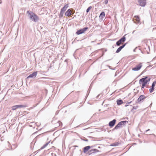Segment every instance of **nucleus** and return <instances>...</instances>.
Listing matches in <instances>:
<instances>
[{"label":"nucleus","mask_w":156,"mask_h":156,"mask_svg":"<svg viewBox=\"0 0 156 156\" xmlns=\"http://www.w3.org/2000/svg\"><path fill=\"white\" fill-rule=\"evenodd\" d=\"M126 122H128L126 121H122L119 122L115 127L113 129H117L119 128H121L122 126L124 125Z\"/></svg>","instance_id":"nucleus-3"},{"label":"nucleus","mask_w":156,"mask_h":156,"mask_svg":"<svg viewBox=\"0 0 156 156\" xmlns=\"http://www.w3.org/2000/svg\"><path fill=\"white\" fill-rule=\"evenodd\" d=\"M88 27H84L83 29H81L77 31L76 32V34L77 35H79L84 33L87 29Z\"/></svg>","instance_id":"nucleus-5"},{"label":"nucleus","mask_w":156,"mask_h":156,"mask_svg":"<svg viewBox=\"0 0 156 156\" xmlns=\"http://www.w3.org/2000/svg\"><path fill=\"white\" fill-rule=\"evenodd\" d=\"M146 98V97L144 95H140L138 98L137 102L139 103L140 102L143 101Z\"/></svg>","instance_id":"nucleus-8"},{"label":"nucleus","mask_w":156,"mask_h":156,"mask_svg":"<svg viewBox=\"0 0 156 156\" xmlns=\"http://www.w3.org/2000/svg\"><path fill=\"white\" fill-rule=\"evenodd\" d=\"M138 2L139 5L142 7L145 6L146 4V0H138Z\"/></svg>","instance_id":"nucleus-7"},{"label":"nucleus","mask_w":156,"mask_h":156,"mask_svg":"<svg viewBox=\"0 0 156 156\" xmlns=\"http://www.w3.org/2000/svg\"><path fill=\"white\" fill-rule=\"evenodd\" d=\"M108 3V0H105V3L106 4H107Z\"/></svg>","instance_id":"nucleus-25"},{"label":"nucleus","mask_w":156,"mask_h":156,"mask_svg":"<svg viewBox=\"0 0 156 156\" xmlns=\"http://www.w3.org/2000/svg\"><path fill=\"white\" fill-rule=\"evenodd\" d=\"M156 81H154L153 83L152 84L151 87V88H150L149 90V92L150 93H152L154 91V86H155V84H156Z\"/></svg>","instance_id":"nucleus-10"},{"label":"nucleus","mask_w":156,"mask_h":156,"mask_svg":"<svg viewBox=\"0 0 156 156\" xmlns=\"http://www.w3.org/2000/svg\"><path fill=\"white\" fill-rule=\"evenodd\" d=\"M116 121V120L114 119L110 121L109 123V126L110 127H113L115 124Z\"/></svg>","instance_id":"nucleus-12"},{"label":"nucleus","mask_w":156,"mask_h":156,"mask_svg":"<svg viewBox=\"0 0 156 156\" xmlns=\"http://www.w3.org/2000/svg\"><path fill=\"white\" fill-rule=\"evenodd\" d=\"M137 108V107L134 106L133 107V109H136Z\"/></svg>","instance_id":"nucleus-26"},{"label":"nucleus","mask_w":156,"mask_h":156,"mask_svg":"<svg viewBox=\"0 0 156 156\" xmlns=\"http://www.w3.org/2000/svg\"><path fill=\"white\" fill-rule=\"evenodd\" d=\"M90 148V147L89 146H88L85 147L83 148V152L85 153Z\"/></svg>","instance_id":"nucleus-17"},{"label":"nucleus","mask_w":156,"mask_h":156,"mask_svg":"<svg viewBox=\"0 0 156 156\" xmlns=\"http://www.w3.org/2000/svg\"><path fill=\"white\" fill-rule=\"evenodd\" d=\"M68 7L69 5L68 4H66L61 9V11L62 12H64Z\"/></svg>","instance_id":"nucleus-14"},{"label":"nucleus","mask_w":156,"mask_h":156,"mask_svg":"<svg viewBox=\"0 0 156 156\" xmlns=\"http://www.w3.org/2000/svg\"><path fill=\"white\" fill-rule=\"evenodd\" d=\"M156 29V27L153 28V30Z\"/></svg>","instance_id":"nucleus-31"},{"label":"nucleus","mask_w":156,"mask_h":156,"mask_svg":"<svg viewBox=\"0 0 156 156\" xmlns=\"http://www.w3.org/2000/svg\"><path fill=\"white\" fill-rule=\"evenodd\" d=\"M119 144L120 143H119L118 142H116L112 144L111 145V146L113 147H115L118 146Z\"/></svg>","instance_id":"nucleus-18"},{"label":"nucleus","mask_w":156,"mask_h":156,"mask_svg":"<svg viewBox=\"0 0 156 156\" xmlns=\"http://www.w3.org/2000/svg\"><path fill=\"white\" fill-rule=\"evenodd\" d=\"M105 16V13L104 12H102L100 14L99 16V18L100 19H101L102 20L103 19V18H104Z\"/></svg>","instance_id":"nucleus-16"},{"label":"nucleus","mask_w":156,"mask_h":156,"mask_svg":"<svg viewBox=\"0 0 156 156\" xmlns=\"http://www.w3.org/2000/svg\"><path fill=\"white\" fill-rule=\"evenodd\" d=\"M83 140L84 141H88V140L87 139H86V140Z\"/></svg>","instance_id":"nucleus-28"},{"label":"nucleus","mask_w":156,"mask_h":156,"mask_svg":"<svg viewBox=\"0 0 156 156\" xmlns=\"http://www.w3.org/2000/svg\"><path fill=\"white\" fill-rule=\"evenodd\" d=\"M149 130H150V129H148L147 130H146V132H147V131H149Z\"/></svg>","instance_id":"nucleus-29"},{"label":"nucleus","mask_w":156,"mask_h":156,"mask_svg":"<svg viewBox=\"0 0 156 156\" xmlns=\"http://www.w3.org/2000/svg\"><path fill=\"white\" fill-rule=\"evenodd\" d=\"M24 107V105H16L13 106L12 108V110H16L18 108H23Z\"/></svg>","instance_id":"nucleus-11"},{"label":"nucleus","mask_w":156,"mask_h":156,"mask_svg":"<svg viewBox=\"0 0 156 156\" xmlns=\"http://www.w3.org/2000/svg\"><path fill=\"white\" fill-rule=\"evenodd\" d=\"M131 102L132 101H131L130 102H127V103L125 105V106L126 107V106H128L129 104H130Z\"/></svg>","instance_id":"nucleus-24"},{"label":"nucleus","mask_w":156,"mask_h":156,"mask_svg":"<svg viewBox=\"0 0 156 156\" xmlns=\"http://www.w3.org/2000/svg\"><path fill=\"white\" fill-rule=\"evenodd\" d=\"M49 142H49L44 144L42 147H41L40 149H42L45 148L48 145Z\"/></svg>","instance_id":"nucleus-20"},{"label":"nucleus","mask_w":156,"mask_h":156,"mask_svg":"<svg viewBox=\"0 0 156 156\" xmlns=\"http://www.w3.org/2000/svg\"><path fill=\"white\" fill-rule=\"evenodd\" d=\"M39 151V150H38V151Z\"/></svg>","instance_id":"nucleus-32"},{"label":"nucleus","mask_w":156,"mask_h":156,"mask_svg":"<svg viewBox=\"0 0 156 156\" xmlns=\"http://www.w3.org/2000/svg\"><path fill=\"white\" fill-rule=\"evenodd\" d=\"M37 72H34L32 74H30L27 77V79H28L30 78H33L35 77L37 75Z\"/></svg>","instance_id":"nucleus-9"},{"label":"nucleus","mask_w":156,"mask_h":156,"mask_svg":"<svg viewBox=\"0 0 156 156\" xmlns=\"http://www.w3.org/2000/svg\"><path fill=\"white\" fill-rule=\"evenodd\" d=\"M150 80V78H148L147 77L140 79L139 80V83H142L141 88H144L147 84H149Z\"/></svg>","instance_id":"nucleus-2"},{"label":"nucleus","mask_w":156,"mask_h":156,"mask_svg":"<svg viewBox=\"0 0 156 156\" xmlns=\"http://www.w3.org/2000/svg\"><path fill=\"white\" fill-rule=\"evenodd\" d=\"M72 14H71V10L70 9H68L67 11L65 13V15L66 16H69L70 15H71Z\"/></svg>","instance_id":"nucleus-15"},{"label":"nucleus","mask_w":156,"mask_h":156,"mask_svg":"<svg viewBox=\"0 0 156 156\" xmlns=\"http://www.w3.org/2000/svg\"><path fill=\"white\" fill-rule=\"evenodd\" d=\"M64 13V12H62L61 11L60 12L59 16V17H60V18L62 17L63 16V15Z\"/></svg>","instance_id":"nucleus-21"},{"label":"nucleus","mask_w":156,"mask_h":156,"mask_svg":"<svg viewBox=\"0 0 156 156\" xmlns=\"http://www.w3.org/2000/svg\"><path fill=\"white\" fill-rule=\"evenodd\" d=\"M142 63H140L138 65L132 69V70L134 71H137L139 70L142 67Z\"/></svg>","instance_id":"nucleus-6"},{"label":"nucleus","mask_w":156,"mask_h":156,"mask_svg":"<svg viewBox=\"0 0 156 156\" xmlns=\"http://www.w3.org/2000/svg\"><path fill=\"white\" fill-rule=\"evenodd\" d=\"M95 150V149L92 150H90V151L91 152V151L93 152V151H94Z\"/></svg>","instance_id":"nucleus-27"},{"label":"nucleus","mask_w":156,"mask_h":156,"mask_svg":"<svg viewBox=\"0 0 156 156\" xmlns=\"http://www.w3.org/2000/svg\"><path fill=\"white\" fill-rule=\"evenodd\" d=\"M126 40V38L125 36H123L121 39H119L116 43V44L118 46H119L122 43L124 42Z\"/></svg>","instance_id":"nucleus-4"},{"label":"nucleus","mask_w":156,"mask_h":156,"mask_svg":"<svg viewBox=\"0 0 156 156\" xmlns=\"http://www.w3.org/2000/svg\"><path fill=\"white\" fill-rule=\"evenodd\" d=\"M59 122V124H60V123H61V124H62V123L61 122ZM60 125V124H59V126Z\"/></svg>","instance_id":"nucleus-30"},{"label":"nucleus","mask_w":156,"mask_h":156,"mask_svg":"<svg viewBox=\"0 0 156 156\" xmlns=\"http://www.w3.org/2000/svg\"><path fill=\"white\" fill-rule=\"evenodd\" d=\"M123 103V101L121 100H118L117 101V103L118 105H121Z\"/></svg>","instance_id":"nucleus-19"},{"label":"nucleus","mask_w":156,"mask_h":156,"mask_svg":"<svg viewBox=\"0 0 156 156\" xmlns=\"http://www.w3.org/2000/svg\"><path fill=\"white\" fill-rule=\"evenodd\" d=\"M91 8H92V7L91 6L88 7V8L86 10V12L87 13H88L89 11L91 9Z\"/></svg>","instance_id":"nucleus-23"},{"label":"nucleus","mask_w":156,"mask_h":156,"mask_svg":"<svg viewBox=\"0 0 156 156\" xmlns=\"http://www.w3.org/2000/svg\"><path fill=\"white\" fill-rule=\"evenodd\" d=\"M134 17L136 19V20L137 21H140V18L139 16H134Z\"/></svg>","instance_id":"nucleus-22"},{"label":"nucleus","mask_w":156,"mask_h":156,"mask_svg":"<svg viewBox=\"0 0 156 156\" xmlns=\"http://www.w3.org/2000/svg\"><path fill=\"white\" fill-rule=\"evenodd\" d=\"M27 13L30 20L34 22H37L39 20L38 16L33 12L30 11H28L27 12Z\"/></svg>","instance_id":"nucleus-1"},{"label":"nucleus","mask_w":156,"mask_h":156,"mask_svg":"<svg viewBox=\"0 0 156 156\" xmlns=\"http://www.w3.org/2000/svg\"><path fill=\"white\" fill-rule=\"evenodd\" d=\"M126 43L125 44H123L120 47L116 50V53H118L121 50L125 47L126 45Z\"/></svg>","instance_id":"nucleus-13"}]
</instances>
